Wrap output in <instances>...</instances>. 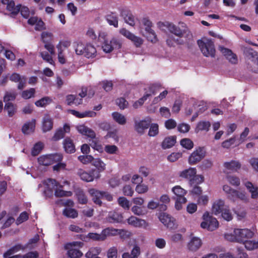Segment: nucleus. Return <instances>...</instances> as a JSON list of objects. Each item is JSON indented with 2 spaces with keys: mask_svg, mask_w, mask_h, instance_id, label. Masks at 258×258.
Listing matches in <instances>:
<instances>
[{
  "mask_svg": "<svg viewBox=\"0 0 258 258\" xmlns=\"http://www.w3.org/2000/svg\"><path fill=\"white\" fill-rule=\"evenodd\" d=\"M159 28L163 31H165L167 29L171 33L177 36L178 38L175 39V43L177 44L182 45L186 42L181 38L184 36L186 32L184 30L181 29L178 26L169 22H159L157 23Z\"/></svg>",
  "mask_w": 258,
  "mask_h": 258,
  "instance_id": "nucleus-1",
  "label": "nucleus"
},
{
  "mask_svg": "<svg viewBox=\"0 0 258 258\" xmlns=\"http://www.w3.org/2000/svg\"><path fill=\"white\" fill-rule=\"evenodd\" d=\"M83 243L80 241H74L68 243L64 246L65 249L67 250V254L70 258H80L83 253L77 247H81Z\"/></svg>",
  "mask_w": 258,
  "mask_h": 258,
  "instance_id": "nucleus-2",
  "label": "nucleus"
},
{
  "mask_svg": "<svg viewBox=\"0 0 258 258\" xmlns=\"http://www.w3.org/2000/svg\"><path fill=\"white\" fill-rule=\"evenodd\" d=\"M198 44L203 54L206 57H214L215 49L213 42L211 40L205 41L198 40Z\"/></svg>",
  "mask_w": 258,
  "mask_h": 258,
  "instance_id": "nucleus-3",
  "label": "nucleus"
},
{
  "mask_svg": "<svg viewBox=\"0 0 258 258\" xmlns=\"http://www.w3.org/2000/svg\"><path fill=\"white\" fill-rule=\"evenodd\" d=\"M204 221L201 224V226L204 229H207L209 231H213L218 226V222L215 218L209 215L208 213L203 215Z\"/></svg>",
  "mask_w": 258,
  "mask_h": 258,
  "instance_id": "nucleus-4",
  "label": "nucleus"
},
{
  "mask_svg": "<svg viewBox=\"0 0 258 258\" xmlns=\"http://www.w3.org/2000/svg\"><path fill=\"white\" fill-rule=\"evenodd\" d=\"M121 47L120 40L116 38H113L110 41L105 40L102 44L103 50L106 53H109L113 49H118Z\"/></svg>",
  "mask_w": 258,
  "mask_h": 258,
  "instance_id": "nucleus-5",
  "label": "nucleus"
},
{
  "mask_svg": "<svg viewBox=\"0 0 258 258\" xmlns=\"http://www.w3.org/2000/svg\"><path fill=\"white\" fill-rule=\"evenodd\" d=\"M152 119L147 117L141 120L135 121V130L139 134L143 135L145 131L149 128Z\"/></svg>",
  "mask_w": 258,
  "mask_h": 258,
  "instance_id": "nucleus-6",
  "label": "nucleus"
},
{
  "mask_svg": "<svg viewBox=\"0 0 258 258\" xmlns=\"http://www.w3.org/2000/svg\"><path fill=\"white\" fill-rule=\"evenodd\" d=\"M223 172L226 174L237 172L241 168V164L238 161L231 160L223 163Z\"/></svg>",
  "mask_w": 258,
  "mask_h": 258,
  "instance_id": "nucleus-7",
  "label": "nucleus"
},
{
  "mask_svg": "<svg viewBox=\"0 0 258 258\" xmlns=\"http://www.w3.org/2000/svg\"><path fill=\"white\" fill-rule=\"evenodd\" d=\"M234 233L237 235V241L243 243L253 236V232L248 229H236L234 230Z\"/></svg>",
  "mask_w": 258,
  "mask_h": 258,
  "instance_id": "nucleus-8",
  "label": "nucleus"
},
{
  "mask_svg": "<svg viewBox=\"0 0 258 258\" xmlns=\"http://www.w3.org/2000/svg\"><path fill=\"white\" fill-rule=\"evenodd\" d=\"M205 152L202 148L195 150L189 156L188 162L190 165H195L199 162L204 157Z\"/></svg>",
  "mask_w": 258,
  "mask_h": 258,
  "instance_id": "nucleus-9",
  "label": "nucleus"
},
{
  "mask_svg": "<svg viewBox=\"0 0 258 258\" xmlns=\"http://www.w3.org/2000/svg\"><path fill=\"white\" fill-rule=\"evenodd\" d=\"M160 221L167 228L170 229L176 228L177 225L175 220L166 213L161 214L159 216Z\"/></svg>",
  "mask_w": 258,
  "mask_h": 258,
  "instance_id": "nucleus-10",
  "label": "nucleus"
},
{
  "mask_svg": "<svg viewBox=\"0 0 258 258\" xmlns=\"http://www.w3.org/2000/svg\"><path fill=\"white\" fill-rule=\"evenodd\" d=\"M197 173V170L195 167H189L179 172L178 176L181 178L189 180L190 182H192L193 178Z\"/></svg>",
  "mask_w": 258,
  "mask_h": 258,
  "instance_id": "nucleus-11",
  "label": "nucleus"
},
{
  "mask_svg": "<svg viewBox=\"0 0 258 258\" xmlns=\"http://www.w3.org/2000/svg\"><path fill=\"white\" fill-rule=\"evenodd\" d=\"M219 50L230 63H237L238 61L237 56L231 50L222 46L219 47Z\"/></svg>",
  "mask_w": 258,
  "mask_h": 258,
  "instance_id": "nucleus-12",
  "label": "nucleus"
},
{
  "mask_svg": "<svg viewBox=\"0 0 258 258\" xmlns=\"http://www.w3.org/2000/svg\"><path fill=\"white\" fill-rule=\"evenodd\" d=\"M172 191L174 194L175 197V199H178V201L181 203H186L187 200L185 198V195L186 194V191L182 188L179 185L174 186L172 188Z\"/></svg>",
  "mask_w": 258,
  "mask_h": 258,
  "instance_id": "nucleus-13",
  "label": "nucleus"
},
{
  "mask_svg": "<svg viewBox=\"0 0 258 258\" xmlns=\"http://www.w3.org/2000/svg\"><path fill=\"white\" fill-rule=\"evenodd\" d=\"M3 4L6 5L7 10L13 15H16L20 12L21 5L15 6L13 0H1Z\"/></svg>",
  "mask_w": 258,
  "mask_h": 258,
  "instance_id": "nucleus-14",
  "label": "nucleus"
},
{
  "mask_svg": "<svg viewBox=\"0 0 258 258\" xmlns=\"http://www.w3.org/2000/svg\"><path fill=\"white\" fill-rule=\"evenodd\" d=\"M45 185V192L46 194L51 195L53 191H55L57 186H60V184L56 181L53 179H47L43 182Z\"/></svg>",
  "mask_w": 258,
  "mask_h": 258,
  "instance_id": "nucleus-15",
  "label": "nucleus"
},
{
  "mask_svg": "<svg viewBox=\"0 0 258 258\" xmlns=\"http://www.w3.org/2000/svg\"><path fill=\"white\" fill-rule=\"evenodd\" d=\"M10 80L15 83H19L18 89L19 90H22L25 87L27 79L25 76H21L17 73H13L10 77Z\"/></svg>",
  "mask_w": 258,
  "mask_h": 258,
  "instance_id": "nucleus-16",
  "label": "nucleus"
},
{
  "mask_svg": "<svg viewBox=\"0 0 258 258\" xmlns=\"http://www.w3.org/2000/svg\"><path fill=\"white\" fill-rule=\"evenodd\" d=\"M106 219L110 223H117L122 221L123 216L121 213L115 211H112L109 212Z\"/></svg>",
  "mask_w": 258,
  "mask_h": 258,
  "instance_id": "nucleus-17",
  "label": "nucleus"
},
{
  "mask_svg": "<svg viewBox=\"0 0 258 258\" xmlns=\"http://www.w3.org/2000/svg\"><path fill=\"white\" fill-rule=\"evenodd\" d=\"M128 224L135 227H146L148 226L146 221L144 219L138 218L135 216H131L127 219Z\"/></svg>",
  "mask_w": 258,
  "mask_h": 258,
  "instance_id": "nucleus-18",
  "label": "nucleus"
},
{
  "mask_svg": "<svg viewBox=\"0 0 258 258\" xmlns=\"http://www.w3.org/2000/svg\"><path fill=\"white\" fill-rule=\"evenodd\" d=\"M120 15L127 24L132 26L135 25V18L130 11L127 10L122 9L120 11Z\"/></svg>",
  "mask_w": 258,
  "mask_h": 258,
  "instance_id": "nucleus-19",
  "label": "nucleus"
},
{
  "mask_svg": "<svg viewBox=\"0 0 258 258\" xmlns=\"http://www.w3.org/2000/svg\"><path fill=\"white\" fill-rule=\"evenodd\" d=\"M124 231L122 229H118L112 227H108L103 229L101 233L103 240H105L107 237L113 236L121 234Z\"/></svg>",
  "mask_w": 258,
  "mask_h": 258,
  "instance_id": "nucleus-20",
  "label": "nucleus"
},
{
  "mask_svg": "<svg viewBox=\"0 0 258 258\" xmlns=\"http://www.w3.org/2000/svg\"><path fill=\"white\" fill-rule=\"evenodd\" d=\"M227 206L225 205L224 201L221 199L217 200L213 204L212 212L216 215L221 214Z\"/></svg>",
  "mask_w": 258,
  "mask_h": 258,
  "instance_id": "nucleus-21",
  "label": "nucleus"
},
{
  "mask_svg": "<svg viewBox=\"0 0 258 258\" xmlns=\"http://www.w3.org/2000/svg\"><path fill=\"white\" fill-rule=\"evenodd\" d=\"M202 242L201 239L197 237H192L187 244L188 249L191 251H197L202 246Z\"/></svg>",
  "mask_w": 258,
  "mask_h": 258,
  "instance_id": "nucleus-22",
  "label": "nucleus"
},
{
  "mask_svg": "<svg viewBox=\"0 0 258 258\" xmlns=\"http://www.w3.org/2000/svg\"><path fill=\"white\" fill-rule=\"evenodd\" d=\"M70 131V126L67 124H64L62 128H60L56 131L52 138V140L53 141H56L63 138L65 134L69 133Z\"/></svg>",
  "mask_w": 258,
  "mask_h": 258,
  "instance_id": "nucleus-23",
  "label": "nucleus"
},
{
  "mask_svg": "<svg viewBox=\"0 0 258 258\" xmlns=\"http://www.w3.org/2000/svg\"><path fill=\"white\" fill-rule=\"evenodd\" d=\"M89 194L91 196L92 199L94 203L97 205L101 206L102 202L101 199H102V191H99L95 189H90L89 190Z\"/></svg>",
  "mask_w": 258,
  "mask_h": 258,
  "instance_id": "nucleus-24",
  "label": "nucleus"
},
{
  "mask_svg": "<svg viewBox=\"0 0 258 258\" xmlns=\"http://www.w3.org/2000/svg\"><path fill=\"white\" fill-rule=\"evenodd\" d=\"M223 190L227 195V197L229 200L232 202L236 201L237 194V190L232 188L228 185H223Z\"/></svg>",
  "mask_w": 258,
  "mask_h": 258,
  "instance_id": "nucleus-25",
  "label": "nucleus"
},
{
  "mask_svg": "<svg viewBox=\"0 0 258 258\" xmlns=\"http://www.w3.org/2000/svg\"><path fill=\"white\" fill-rule=\"evenodd\" d=\"M77 130L81 134L86 136L90 138L94 139L96 137V134L94 131L84 125L78 126Z\"/></svg>",
  "mask_w": 258,
  "mask_h": 258,
  "instance_id": "nucleus-26",
  "label": "nucleus"
},
{
  "mask_svg": "<svg viewBox=\"0 0 258 258\" xmlns=\"http://www.w3.org/2000/svg\"><path fill=\"white\" fill-rule=\"evenodd\" d=\"M35 119L26 122L22 126V131L25 135H29L34 132L35 127Z\"/></svg>",
  "mask_w": 258,
  "mask_h": 258,
  "instance_id": "nucleus-27",
  "label": "nucleus"
},
{
  "mask_svg": "<svg viewBox=\"0 0 258 258\" xmlns=\"http://www.w3.org/2000/svg\"><path fill=\"white\" fill-rule=\"evenodd\" d=\"M176 140L175 136H169L165 138L162 143V148L164 149H169L173 147Z\"/></svg>",
  "mask_w": 258,
  "mask_h": 258,
  "instance_id": "nucleus-28",
  "label": "nucleus"
},
{
  "mask_svg": "<svg viewBox=\"0 0 258 258\" xmlns=\"http://www.w3.org/2000/svg\"><path fill=\"white\" fill-rule=\"evenodd\" d=\"M63 148L66 152L72 153L75 151V145L72 140L69 138H66L63 142Z\"/></svg>",
  "mask_w": 258,
  "mask_h": 258,
  "instance_id": "nucleus-29",
  "label": "nucleus"
},
{
  "mask_svg": "<svg viewBox=\"0 0 258 258\" xmlns=\"http://www.w3.org/2000/svg\"><path fill=\"white\" fill-rule=\"evenodd\" d=\"M26 246H23L21 244L16 245L10 248L4 254V257L8 258L9 257H10V255H12L13 254L16 253L20 250H24Z\"/></svg>",
  "mask_w": 258,
  "mask_h": 258,
  "instance_id": "nucleus-30",
  "label": "nucleus"
},
{
  "mask_svg": "<svg viewBox=\"0 0 258 258\" xmlns=\"http://www.w3.org/2000/svg\"><path fill=\"white\" fill-rule=\"evenodd\" d=\"M53 127V122L52 119L48 116L46 115L44 117L42 122V130L43 132H46L50 131Z\"/></svg>",
  "mask_w": 258,
  "mask_h": 258,
  "instance_id": "nucleus-31",
  "label": "nucleus"
},
{
  "mask_svg": "<svg viewBox=\"0 0 258 258\" xmlns=\"http://www.w3.org/2000/svg\"><path fill=\"white\" fill-rule=\"evenodd\" d=\"M106 20L110 25L113 26L115 28L118 27V18L115 13H111L107 15Z\"/></svg>",
  "mask_w": 258,
  "mask_h": 258,
  "instance_id": "nucleus-32",
  "label": "nucleus"
},
{
  "mask_svg": "<svg viewBox=\"0 0 258 258\" xmlns=\"http://www.w3.org/2000/svg\"><path fill=\"white\" fill-rule=\"evenodd\" d=\"M141 253L140 248L137 245L134 246L132 250L131 254L128 252H124L122 254V258H138Z\"/></svg>",
  "mask_w": 258,
  "mask_h": 258,
  "instance_id": "nucleus-33",
  "label": "nucleus"
},
{
  "mask_svg": "<svg viewBox=\"0 0 258 258\" xmlns=\"http://www.w3.org/2000/svg\"><path fill=\"white\" fill-rule=\"evenodd\" d=\"M211 126V123L208 121H201L198 123L195 129V132L198 133L200 131L208 132Z\"/></svg>",
  "mask_w": 258,
  "mask_h": 258,
  "instance_id": "nucleus-34",
  "label": "nucleus"
},
{
  "mask_svg": "<svg viewBox=\"0 0 258 258\" xmlns=\"http://www.w3.org/2000/svg\"><path fill=\"white\" fill-rule=\"evenodd\" d=\"M77 174L80 177L81 179L85 181L90 182L93 181L94 179L93 175L81 169H78Z\"/></svg>",
  "mask_w": 258,
  "mask_h": 258,
  "instance_id": "nucleus-35",
  "label": "nucleus"
},
{
  "mask_svg": "<svg viewBox=\"0 0 258 258\" xmlns=\"http://www.w3.org/2000/svg\"><path fill=\"white\" fill-rule=\"evenodd\" d=\"M96 49L94 46L91 44H87L84 55L87 58H93L96 56Z\"/></svg>",
  "mask_w": 258,
  "mask_h": 258,
  "instance_id": "nucleus-36",
  "label": "nucleus"
},
{
  "mask_svg": "<svg viewBox=\"0 0 258 258\" xmlns=\"http://www.w3.org/2000/svg\"><path fill=\"white\" fill-rule=\"evenodd\" d=\"M112 116L114 120L120 125H124L126 122V119L124 115L119 112H113Z\"/></svg>",
  "mask_w": 258,
  "mask_h": 258,
  "instance_id": "nucleus-37",
  "label": "nucleus"
},
{
  "mask_svg": "<svg viewBox=\"0 0 258 258\" xmlns=\"http://www.w3.org/2000/svg\"><path fill=\"white\" fill-rule=\"evenodd\" d=\"M245 186L249 191L251 193V197L252 199H257L258 198V188L254 187L250 182L245 183Z\"/></svg>",
  "mask_w": 258,
  "mask_h": 258,
  "instance_id": "nucleus-38",
  "label": "nucleus"
},
{
  "mask_svg": "<svg viewBox=\"0 0 258 258\" xmlns=\"http://www.w3.org/2000/svg\"><path fill=\"white\" fill-rule=\"evenodd\" d=\"M4 109L8 112L9 117H12L17 112V105L12 103H7L4 106Z\"/></svg>",
  "mask_w": 258,
  "mask_h": 258,
  "instance_id": "nucleus-39",
  "label": "nucleus"
},
{
  "mask_svg": "<svg viewBox=\"0 0 258 258\" xmlns=\"http://www.w3.org/2000/svg\"><path fill=\"white\" fill-rule=\"evenodd\" d=\"M72 113L79 118H83L85 117H94L96 115V113L92 111H85L82 113L75 110H72Z\"/></svg>",
  "mask_w": 258,
  "mask_h": 258,
  "instance_id": "nucleus-40",
  "label": "nucleus"
},
{
  "mask_svg": "<svg viewBox=\"0 0 258 258\" xmlns=\"http://www.w3.org/2000/svg\"><path fill=\"white\" fill-rule=\"evenodd\" d=\"M245 247L248 250H252L258 248V240H246L243 242Z\"/></svg>",
  "mask_w": 258,
  "mask_h": 258,
  "instance_id": "nucleus-41",
  "label": "nucleus"
},
{
  "mask_svg": "<svg viewBox=\"0 0 258 258\" xmlns=\"http://www.w3.org/2000/svg\"><path fill=\"white\" fill-rule=\"evenodd\" d=\"M62 185L60 184V186H57L54 191V195L56 197H70L72 195V192L70 191H64L61 189Z\"/></svg>",
  "mask_w": 258,
  "mask_h": 258,
  "instance_id": "nucleus-42",
  "label": "nucleus"
},
{
  "mask_svg": "<svg viewBox=\"0 0 258 258\" xmlns=\"http://www.w3.org/2000/svg\"><path fill=\"white\" fill-rule=\"evenodd\" d=\"M63 214L66 217L71 218H76L78 216L77 211L72 208H66L63 210Z\"/></svg>",
  "mask_w": 258,
  "mask_h": 258,
  "instance_id": "nucleus-43",
  "label": "nucleus"
},
{
  "mask_svg": "<svg viewBox=\"0 0 258 258\" xmlns=\"http://www.w3.org/2000/svg\"><path fill=\"white\" fill-rule=\"evenodd\" d=\"M50 155L42 156L38 158V162L40 165L48 166L52 164V160Z\"/></svg>",
  "mask_w": 258,
  "mask_h": 258,
  "instance_id": "nucleus-44",
  "label": "nucleus"
},
{
  "mask_svg": "<svg viewBox=\"0 0 258 258\" xmlns=\"http://www.w3.org/2000/svg\"><path fill=\"white\" fill-rule=\"evenodd\" d=\"M92 165L96 167L99 172L105 169L106 164L99 158L94 159Z\"/></svg>",
  "mask_w": 258,
  "mask_h": 258,
  "instance_id": "nucleus-45",
  "label": "nucleus"
},
{
  "mask_svg": "<svg viewBox=\"0 0 258 258\" xmlns=\"http://www.w3.org/2000/svg\"><path fill=\"white\" fill-rule=\"evenodd\" d=\"M242 49L245 56L251 60L254 58V56L257 53L256 51L250 47H243Z\"/></svg>",
  "mask_w": 258,
  "mask_h": 258,
  "instance_id": "nucleus-46",
  "label": "nucleus"
},
{
  "mask_svg": "<svg viewBox=\"0 0 258 258\" xmlns=\"http://www.w3.org/2000/svg\"><path fill=\"white\" fill-rule=\"evenodd\" d=\"M84 238H81V239L85 240V238H89L95 241H103V238L102 237V233L98 234L97 233H89L85 237L83 236Z\"/></svg>",
  "mask_w": 258,
  "mask_h": 258,
  "instance_id": "nucleus-47",
  "label": "nucleus"
},
{
  "mask_svg": "<svg viewBox=\"0 0 258 258\" xmlns=\"http://www.w3.org/2000/svg\"><path fill=\"white\" fill-rule=\"evenodd\" d=\"M101 251V249L100 247H92L86 253L85 256L87 258H93L98 255L100 253Z\"/></svg>",
  "mask_w": 258,
  "mask_h": 258,
  "instance_id": "nucleus-48",
  "label": "nucleus"
},
{
  "mask_svg": "<svg viewBox=\"0 0 258 258\" xmlns=\"http://www.w3.org/2000/svg\"><path fill=\"white\" fill-rule=\"evenodd\" d=\"M52 100L49 97H44L40 100L35 102V104L37 107H45L47 105L49 104Z\"/></svg>",
  "mask_w": 258,
  "mask_h": 258,
  "instance_id": "nucleus-49",
  "label": "nucleus"
},
{
  "mask_svg": "<svg viewBox=\"0 0 258 258\" xmlns=\"http://www.w3.org/2000/svg\"><path fill=\"white\" fill-rule=\"evenodd\" d=\"M170 201V199L167 195H163L160 198V202L163 204H160V209L161 210L165 211L167 209L166 204H168Z\"/></svg>",
  "mask_w": 258,
  "mask_h": 258,
  "instance_id": "nucleus-50",
  "label": "nucleus"
},
{
  "mask_svg": "<svg viewBox=\"0 0 258 258\" xmlns=\"http://www.w3.org/2000/svg\"><path fill=\"white\" fill-rule=\"evenodd\" d=\"M17 93L15 92H6L4 96V101L5 104L11 103L10 101H14L16 98Z\"/></svg>",
  "mask_w": 258,
  "mask_h": 258,
  "instance_id": "nucleus-51",
  "label": "nucleus"
},
{
  "mask_svg": "<svg viewBox=\"0 0 258 258\" xmlns=\"http://www.w3.org/2000/svg\"><path fill=\"white\" fill-rule=\"evenodd\" d=\"M160 85L159 84H153L150 85L147 87L148 90L146 91L145 95H148V98L153 95L159 88Z\"/></svg>",
  "mask_w": 258,
  "mask_h": 258,
  "instance_id": "nucleus-52",
  "label": "nucleus"
},
{
  "mask_svg": "<svg viewBox=\"0 0 258 258\" xmlns=\"http://www.w3.org/2000/svg\"><path fill=\"white\" fill-rule=\"evenodd\" d=\"M118 203L120 206L125 210H128L130 209V202L126 198L121 197L118 199Z\"/></svg>",
  "mask_w": 258,
  "mask_h": 258,
  "instance_id": "nucleus-53",
  "label": "nucleus"
},
{
  "mask_svg": "<svg viewBox=\"0 0 258 258\" xmlns=\"http://www.w3.org/2000/svg\"><path fill=\"white\" fill-rule=\"evenodd\" d=\"M180 145L186 149H191L194 147L192 141L189 139L185 138L180 141Z\"/></svg>",
  "mask_w": 258,
  "mask_h": 258,
  "instance_id": "nucleus-54",
  "label": "nucleus"
},
{
  "mask_svg": "<svg viewBox=\"0 0 258 258\" xmlns=\"http://www.w3.org/2000/svg\"><path fill=\"white\" fill-rule=\"evenodd\" d=\"M221 214L223 218L227 221L231 220L233 218L232 214L228 206H227L226 208L224 209V210Z\"/></svg>",
  "mask_w": 258,
  "mask_h": 258,
  "instance_id": "nucleus-55",
  "label": "nucleus"
},
{
  "mask_svg": "<svg viewBox=\"0 0 258 258\" xmlns=\"http://www.w3.org/2000/svg\"><path fill=\"white\" fill-rule=\"evenodd\" d=\"M226 179L229 183L234 186H238L240 184V179L238 177L233 175H227Z\"/></svg>",
  "mask_w": 258,
  "mask_h": 258,
  "instance_id": "nucleus-56",
  "label": "nucleus"
},
{
  "mask_svg": "<svg viewBox=\"0 0 258 258\" xmlns=\"http://www.w3.org/2000/svg\"><path fill=\"white\" fill-rule=\"evenodd\" d=\"M41 40L43 43L50 42L52 39L53 34L48 32H43L41 33Z\"/></svg>",
  "mask_w": 258,
  "mask_h": 258,
  "instance_id": "nucleus-57",
  "label": "nucleus"
},
{
  "mask_svg": "<svg viewBox=\"0 0 258 258\" xmlns=\"http://www.w3.org/2000/svg\"><path fill=\"white\" fill-rule=\"evenodd\" d=\"M35 92V89L30 88L23 91L22 93V97L25 99H29L34 96Z\"/></svg>",
  "mask_w": 258,
  "mask_h": 258,
  "instance_id": "nucleus-58",
  "label": "nucleus"
},
{
  "mask_svg": "<svg viewBox=\"0 0 258 258\" xmlns=\"http://www.w3.org/2000/svg\"><path fill=\"white\" fill-rule=\"evenodd\" d=\"M76 195L80 203L85 204L87 203L88 200L87 197L82 190H78L77 192Z\"/></svg>",
  "mask_w": 258,
  "mask_h": 258,
  "instance_id": "nucleus-59",
  "label": "nucleus"
},
{
  "mask_svg": "<svg viewBox=\"0 0 258 258\" xmlns=\"http://www.w3.org/2000/svg\"><path fill=\"white\" fill-rule=\"evenodd\" d=\"M79 160L83 164H87L93 162V157L91 155H81L78 157Z\"/></svg>",
  "mask_w": 258,
  "mask_h": 258,
  "instance_id": "nucleus-60",
  "label": "nucleus"
},
{
  "mask_svg": "<svg viewBox=\"0 0 258 258\" xmlns=\"http://www.w3.org/2000/svg\"><path fill=\"white\" fill-rule=\"evenodd\" d=\"M43 147V145L42 143L38 142V143H36L34 145V147L33 148V149L32 150V151H31L32 155L34 156L37 155L38 154H39V153L42 149Z\"/></svg>",
  "mask_w": 258,
  "mask_h": 258,
  "instance_id": "nucleus-61",
  "label": "nucleus"
},
{
  "mask_svg": "<svg viewBox=\"0 0 258 258\" xmlns=\"http://www.w3.org/2000/svg\"><path fill=\"white\" fill-rule=\"evenodd\" d=\"M104 150L108 154H116L118 149L115 145H107L104 147Z\"/></svg>",
  "mask_w": 258,
  "mask_h": 258,
  "instance_id": "nucleus-62",
  "label": "nucleus"
},
{
  "mask_svg": "<svg viewBox=\"0 0 258 258\" xmlns=\"http://www.w3.org/2000/svg\"><path fill=\"white\" fill-rule=\"evenodd\" d=\"M190 128V125L185 123H179L177 125V130L181 133H186L189 132Z\"/></svg>",
  "mask_w": 258,
  "mask_h": 258,
  "instance_id": "nucleus-63",
  "label": "nucleus"
},
{
  "mask_svg": "<svg viewBox=\"0 0 258 258\" xmlns=\"http://www.w3.org/2000/svg\"><path fill=\"white\" fill-rule=\"evenodd\" d=\"M158 125L157 123H153L149 128L148 135L150 137H154L158 134Z\"/></svg>",
  "mask_w": 258,
  "mask_h": 258,
  "instance_id": "nucleus-64",
  "label": "nucleus"
}]
</instances>
